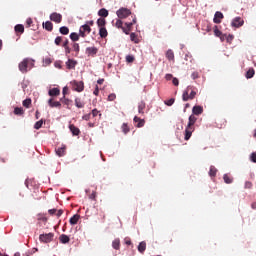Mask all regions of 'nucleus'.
<instances>
[{"label": "nucleus", "instance_id": "1", "mask_svg": "<svg viewBox=\"0 0 256 256\" xmlns=\"http://www.w3.org/2000/svg\"><path fill=\"white\" fill-rule=\"evenodd\" d=\"M197 122V117L194 113L189 116V121L185 127V141H188L192 137L193 132L195 131V123Z\"/></svg>", "mask_w": 256, "mask_h": 256}, {"label": "nucleus", "instance_id": "2", "mask_svg": "<svg viewBox=\"0 0 256 256\" xmlns=\"http://www.w3.org/2000/svg\"><path fill=\"white\" fill-rule=\"evenodd\" d=\"M35 66V60L31 58L23 59L20 64H18V69L22 74L28 73Z\"/></svg>", "mask_w": 256, "mask_h": 256}, {"label": "nucleus", "instance_id": "3", "mask_svg": "<svg viewBox=\"0 0 256 256\" xmlns=\"http://www.w3.org/2000/svg\"><path fill=\"white\" fill-rule=\"evenodd\" d=\"M70 85L73 89V91L76 92H83L84 91V81H77V80H73L70 82Z\"/></svg>", "mask_w": 256, "mask_h": 256}, {"label": "nucleus", "instance_id": "4", "mask_svg": "<svg viewBox=\"0 0 256 256\" xmlns=\"http://www.w3.org/2000/svg\"><path fill=\"white\" fill-rule=\"evenodd\" d=\"M54 238H55L54 233H45V234L39 235V241L42 243H50L53 241Z\"/></svg>", "mask_w": 256, "mask_h": 256}, {"label": "nucleus", "instance_id": "5", "mask_svg": "<svg viewBox=\"0 0 256 256\" xmlns=\"http://www.w3.org/2000/svg\"><path fill=\"white\" fill-rule=\"evenodd\" d=\"M116 13H117L118 18L125 19L131 15V10H129V8L121 7L116 11Z\"/></svg>", "mask_w": 256, "mask_h": 256}, {"label": "nucleus", "instance_id": "6", "mask_svg": "<svg viewBox=\"0 0 256 256\" xmlns=\"http://www.w3.org/2000/svg\"><path fill=\"white\" fill-rule=\"evenodd\" d=\"M91 31H92L91 26H89L87 22L84 25L80 26L79 35L84 38L86 37V35L90 34Z\"/></svg>", "mask_w": 256, "mask_h": 256}, {"label": "nucleus", "instance_id": "7", "mask_svg": "<svg viewBox=\"0 0 256 256\" xmlns=\"http://www.w3.org/2000/svg\"><path fill=\"white\" fill-rule=\"evenodd\" d=\"M63 19L62 14L54 12L50 14V20L56 22V24H61Z\"/></svg>", "mask_w": 256, "mask_h": 256}, {"label": "nucleus", "instance_id": "8", "mask_svg": "<svg viewBox=\"0 0 256 256\" xmlns=\"http://www.w3.org/2000/svg\"><path fill=\"white\" fill-rule=\"evenodd\" d=\"M245 24L244 20L241 19V17H234V19L231 22L232 27L240 28L243 27Z\"/></svg>", "mask_w": 256, "mask_h": 256}, {"label": "nucleus", "instance_id": "9", "mask_svg": "<svg viewBox=\"0 0 256 256\" xmlns=\"http://www.w3.org/2000/svg\"><path fill=\"white\" fill-rule=\"evenodd\" d=\"M134 123L136 125V128H143L146 121L144 120V118H140V117L135 116L134 117Z\"/></svg>", "mask_w": 256, "mask_h": 256}, {"label": "nucleus", "instance_id": "10", "mask_svg": "<svg viewBox=\"0 0 256 256\" xmlns=\"http://www.w3.org/2000/svg\"><path fill=\"white\" fill-rule=\"evenodd\" d=\"M224 18V14L222 12H216L214 14V24H221L222 19Z\"/></svg>", "mask_w": 256, "mask_h": 256}, {"label": "nucleus", "instance_id": "11", "mask_svg": "<svg viewBox=\"0 0 256 256\" xmlns=\"http://www.w3.org/2000/svg\"><path fill=\"white\" fill-rule=\"evenodd\" d=\"M77 64H78L77 60L68 59L66 62V67L68 68V70H74Z\"/></svg>", "mask_w": 256, "mask_h": 256}, {"label": "nucleus", "instance_id": "12", "mask_svg": "<svg viewBox=\"0 0 256 256\" xmlns=\"http://www.w3.org/2000/svg\"><path fill=\"white\" fill-rule=\"evenodd\" d=\"M49 107L51 108H61V102L59 101H54L53 98H50L48 101Z\"/></svg>", "mask_w": 256, "mask_h": 256}, {"label": "nucleus", "instance_id": "13", "mask_svg": "<svg viewBox=\"0 0 256 256\" xmlns=\"http://www.w3.org/2000/svg\"><path fill=\"white\" fill-rule=\"evenodd\" d=\"M66 149H67L66 145H62L61 147H59V148L56 149V154H57L59 157H63V156H65V154H66Z\"/></svg>", "mask_w": 256, "mask_h": 256}, {"label": "nucleus", "instance_id": "14", "mask_svg": "<svg viewBox=\"0 0 256 256\" xmlns=\"http://www.w3.org/2000/svg\"><path fill=\"white\" fill-rule=\"evenodd\" d=\"M69 129L72 132V135L74 136H78L81 133L79 127H76L75 124H70Z\"/></svg>", "mask_w": 256, "mask_h": 256}, {"label": "nucleus", "instance_id": "15", "mask_svg": "<svg viewBox=\"0 0 256 256\" xmlns=\"http://www.w3.org/2000/svg\"><path fill=\"white\" fill-rule=\"evenodd\" d=\"M75 105L77 108H84L86 105V102L82 98H75Z\"/></svg>", "mask_w": 256, "mask_h": 256}, {"label": "nucleus", "instance_id": "16", "mask_svg": "<svg viewBox=\"0 0 256 256\" xmlns=\"http://www.w3.org/2000/svg\"><path fill=\"white\" fill-rule=\"evenodd\" d=\"M191 89H192V87L188 86L187 89L183 92V96H182L183 101H185V102L189 101V99H190L189 93H190Z\"/></svg>", "mask_w": 256, "mask_h": 256}, {"label": "nucleus", "instance_id": "17", "mask_svg": "<svg viewBox=\"0 0 256 256\" xmlns=\"http://www.w3.org/2000/svg\"><path fill=\"white\" fill-rule=\"evenodd\" d=\"M214 34L216 35V37H219L221 41L225 40V35L222 34V31H220V29H218V26L214 27Z\"/></svg>", "mask_w": 256, "mask_h": 256}, {"label": "nucleus", "instance_id": "18", "mask_svg": "<svg viewBox=\"0 0 256 256\" xmlns=\"http://www.w3.org/2000/svg\"><path fill=\"white\" fill-rule=\"evenodd\" d=\"M192 112L194 115L199 116L203 113V107H201L200 105H196L195 107H193Z\"/></svg>", "mask_w": 256, "mask_h": 256}, {"label": "nucleus", "instance_id": "19", "mask_svg": "<svg viewBox=\"0 0 256 256\" xmlns=\"http://www.w3.org/2000/svg\"><path fill=\"white\" fill-rule=\"evenodd\" d=\"M145 108H146V102L145 101H140L138 103V113L144 114L145 113Z\"/></svg>", "mask_w": 256, "mask_h": 256}, {"label": "nucleus", "instance_id": "20", "mask_svg": "<svg viewBox=\"0 0 256 256\" xmlns=\"http://www.w3.org/2000/svg\"><path fill=\"white\" fill-rule=\"evenodd\" d=\"M166 58L168 59V61H175V53L172 49L166 51Z\"/></svg>", "mask_w": 256, "mask_h": 256}, {"label": "nucleus", "instance_id": "21", "mask_svg": "<svg viewBox=\"0 0 256 256\" xmlns=\"http://www.w3.org/2000/svg\"><path fill=\"white\" fill-rule=\"evenodd\" d=\"M224 183L226 184H232L234 181L233 176L229 175L228 173H225L223 176Z\"/></svg>", "mask_w": 256, "mask_h": 256}, {"label": "nucleus", "instance_id": "22", "mask_svg": "<svg viewBox=\"0 0 256 256\" xmlns=\"http://www.w3.org/2000/svg\"><path fill=\"white\" fill-rule=\"evenodd\" d=\"M97 52H98L97 47H87V49H86V53H87L89 56L97 55Z\"/></svg>", "mask_w": 256, "mask_h": 256}, {"label": "nucleus", "instance_id": "23", "mask_svg": "<svg viewBox=\"0 0 256 256\" xmlns=\"http://www.w3.org/2000/svg\"><path fill=\"white\" fill-rule=\"evenodd\" d=\"M59 241L64 244L69 243L70 237L67 234H60Z\"/></svg>", "mask_w": 256, "mask_h": 256}, {"label": "nucleus", "instance_id": "24", "mask_svg": "<svg viewBox=\"0 0 256 256\" xmlns=\"http://www.w3.org/2000/svg\"><path fill=\"white\" fill-rule=\"evenodd\" d=\"M99 35H100L101 39H106V37L108 35V31H107V28H105V26H103L102 28L99 29Z\"/></svg>", "mask_w": 256, "mask_h": 256}, {"label": "nucleus", "instance_id": "25", "mask_svg": "<svg viewBox=\"0 0 256 256\" xmlns=\"http://www.w3.org/2000/svg\"><path fill=\"white\" fill-rule=\"evenodd\" d=\"M80 220V215L79 214H75L70 218V224L72 226H75V224H78V221Z\"/></svg>", "mask_w": 256, "mask_h": 256}, {"label": "nucleus", "instance_id": "26", "mask_svg": "<svg viewBox=\"0 0 256 256\" xmlns=\"http://www.w3.org/2000/svg\"><path fill=\"white\" fill-rule=\"evenodd\" d=\"M146 247H147V243L145 241H142L139 243L138 245V251L141 253V254H144V252L146 251Z\"/></svg>", "mask_w": 256, "mask_h": 256}, {"label": "nucleus", "instance_id": "27", "mask_svg": "<svg viewBox=\"0 0 256 256\" xmlns=\"http://www.w3.org/2000/svg\"><path fill=\"white\" fill-rule=\"evenodd\" d=\"M98 15L101 16V18H107V16H109V12L107 10V8H101L98 12Z\"/></svg>", "mask_w": 256, "mask_h": 256}, {"label": "nucleus", "instance_id": "28", "mask_svg": "<svg viewBox=\"0 0 256 256\" xmlns=\"http://www.w3.org/2000/svg\"><path fill=\"white\" fill-rule=\"evenodd\" d=\"M96 24L98 25V27L101 29L102 27H105V25L107 24L106 19L103 17H99Z\"/></svg>", "mask_w": 256, "mask_h": 256}, {"label": "nucleus", "instance_id": "29", "mask_svg": "<svg viewBox=\"0 0 256 256\" xmlns=\"http://www.w3.org/2000/svg\"><path fill=\"white\" fill-rule=\"evenodd\" d=\"M14 30H15L16 33L23 34V33H25V26L21 25V24H18L14 27Z\"/></svg>", "mask_w": 256, "mask_h": 256}, {"label": "nucleus", "instance_id": "30", "mask_svg": "<svg viewBox=\"0 0 256 256\" xmlns=\"http://www.w3.org/2000/svg\"><path fill=\"white\" fill-rule=\"evenodd\" d=\"M43 28L47 31H52L53 30V23L50 22V20H47L45 23H43Z\"/></svg>", "mask_w": 256, "mask_h": 256}, {"label": "nucleus", "instance_id": "31", "mask_svg": "<svg viewBox=\"0 0 256 256\" xmlns=\"http://www.w3.org/2000/svg\"><path fill=\"white\" fill-rule=\"evenodd\" d=\"M60 89L58 87H54L53 89L49 90V95L50 96H59L60 95Z\"/></svg>", "mask_w": 256, "mask_h": 256}, {"label": "nucleus", "instance_id": "32", "mask_svg": "<svg viewBox=\"0 0 256 256\" xmlns=\"http://www.w3.org/2000/svg\"><path fill=\"white\" fill-rule=\"evenodd\" d=\"M14 114H16V116H23V114H25V110H23L22 107H16L14 108Z\"/></svg>", "mask_w": 256, "mask_h": 256}, {"label": "nucleus", "instance_id": "33", "mask_svg": "<svg viewBox=\"0 0 256 256\" xmlns=\"http://www.w3.org/2000/svg\"><path fill=\"white\" fill-rule=\"evenodd\" d=\"M254 76H255V69L253 68L248 69V71L246 72V78L252 79Z\"/></svg>", "mask_w": 256, "mask_h": 256}, {"label": "nucleus", "instance_id": "34", "mask_svg": "<svg viewBox=\"0 0 256 256\" xmlns=\"http://www.w3.org/2000/svg\"><path fill=\"white\" fill-rule=\"evenodd\" d=\"M31 104H32V99H31V98H26V99H24V101L22 102V105H23L25 108H30V107H31Z\"/></svg>", "mask_w": 256, "mask_h": 256}, {"label": "nucleus", "instance_id": "35", "mask_svg": "<svg viewBox=\"0 0 256 256\" xmlns=\"http://www.w3.org/2000/svg\"><path fill=\"white\" fill-rule=\"evenodd\" d=\"M112 247H113L114 249H120V247H121V241H120V239H115V240H113V242H112Z\"/></svg>", "mask_w": 256, "mask_h": 256}, {"label": "nucleus", "instance_id": "36", "mask_svg": "<svg viewBox=\"0 0 256 256\" xmlns=\"http://www.w3.org/2000/svg\"><path fill=\"white\" fill-rule=\"evenodd\" d=\"M60 33L62 35H68L70 33V29L68 28V26H61Z\"/></svg>", "mask_w": 256, "mask_h": 256}, {"label": "nucleus", "instance_id": "37", "mask_svg": "<svg viewBox=\"0 0 256 256\" xmlns=\"http://www.w3.org/2000/svg\"><path fill=\"white\" fill-rule=\"evenodd\" d=\"M137 19L136 17L133 18L132 22H126L125 26L128 27L129 32H131V28L133 27L134 24H136Z\"/></svg>", "mask_w": 256, "mask_h": 256}, {"label": "nucleus", "instance_id": "38", "mask_svg": "<svg viewBox=\"0 0 256 256\" xmlns=\"http://www.w3.org/2000/svg\"><path fill=\"white\" fill-rule=\"evenodd\" d=\"M217 172H218V169H216L215 166H210V171H209L210 177H216Z\"/></svg>", "mask_w": 256, "mask_h": 256}, {"label": "nucleus", "instance_id": "39", "mask_svg": "<svg viewBox=\"0 0 256 256\" xmlns=\"http://www.w3.org/2000/svg\"><path fill=\"white\" fill-rule=\"evenodd\" d=\"M60 101H61L63 104L67 105L68 107H69V105L72 104L71 99L66 98V96H63V97L60 99Z\"/></svg>", "mask_w": 256, "mask_h": 256}, {"label": "nucleus", "instance_id": "40", "mask_svg": "<svg viewBox=\"0 0 256 256\" xmlns=\"http://www.w3.org/2000/svg\"><path fill=\"white\" fill-rule=\"evenodd\" d=\"M115 27L118 28V29H121L123 30V20H121V18L119 17V19L116 20L115 22Z\"/></svg>", "mask_w": 256, "mask_h": 256}, {"label": "nucleus", "instance_id": "41", "mask_svg": "<svg viewBox=\"0 0 256 256\" xmlns=\"http://www.w3.org/2000/svg\"><path fill=\"white\" fill-rule=\"evenodd\" d=\"M70 39H71L72 41H78V40L80 39V35L77 34V32H72V33L70 34Z\"/></svg>", "mask_w": 256, "mask_h": 256}, {"label": "nucleus", "instance_id": "42", "mask_svg": "<svg viewBox=\"0 0 256 256\" xmlns=\"http://www.w3.org/2000/svg\"><path fill=\"white\" fill-rule=\"evenodd\" d=\"M121 129L123 131V134H128V132L130 131V127L128 126L127 123H123Z\"/></svg>", "mask_w": 256, "mask_h": 256}, {"label": "nucleus", "instance_id": "43", "mask_svg": "<svg viewBox=\"0 0 256 256\" xmlns=\"http://www.w3.org/2000/svg\"><path fill=\"white\" fill-rule=\"evenodd\" d=\"M189 92H190V93H189V99H194L195 96L197 95L196 90L191 86V89H190Z\"/></svg>", "mask_w": 256, "mask_h": 256}, {"label": "nucleus", "instance_id": "44", "mask_svg": "<svg viewBox=\"0 0 256 256\" xmlns=\"http://www.w3.org/2000/svg\"><path fill=\"white\" fill-rule=\"evenodd\" d=\"M130 39H131L132 41H134V43H139L138 35H136L135 32H132V33L130 34Z\"/></svg>", "mask_w": 256, "mask_h": 256}, {"label": "nucleus", "instance_id": "45", "mask_svg": "<svg viewBox=\"0 0 256 256\" xmlns=\"http://www.w3.org/2000/svg\"><path fill=\"white\" fill-rule=\"evenodd\" d=\"M164 104L168 105V107H171L173 104H175V98L168 99V101H164Z\"/></svg>", "mask_w": 256, "mask_h": 256}, {"label": "nucleus", "instance_id": "46", "mask_svg": "<svg viewBox=\"0 0 256 256\" xmlns=\"http://www.w3.org/2000/svg\"><path fill=\"white\" fill-rule=\"evenodd\" d=\"M43 126V120L36 121L34 128L35 129H41Z\"/></svg>", "mask_w": 256, "mask_h": 256}, {"label": "nucleus", "instance_id": "47", "mask_svg": "<svg viewBox=\"0 0 256 256\" xmlns=\"http://www.w3.org/2000/svg\"><path fill=\"white\" fill-rule=\"evenodd\" d=\"M126 61H127L128 63H132V62L135 61V58H134L133 55H128V56H126Z\"/></svg>", "mask_w": 256, "mask_h": 256}, {"label": "nucleus", "instance_id": "48", "mask_svg": "<svg viewBox=\"0 0 256 256\" xmlns=\"http://www.w3.org/2000/svg\"><path fill=\"white\" fill-rule=\"evenodd\" d=\"M73 49L76 53L80 52V45L78 43H74L73 44Z\"/></svg>", "mask_w": 256, "mask_h": 256}, {"label": "nucleus", "instance_id": "49", "mask_svg": "<svg viewBox=\"0 0 256 256\" xmlns=\"http://www.w3.org/2000/svg\"><path fill=\"white\" fill-rule=\"evenodd\" d=\"M224 39H226L228 42H231L234 40V35H231V34H229L228 36L224 35Z\"/></svg>", "mask_w": 256, "mask_h": 256}, {"label": "nucleus", "instance_id": "50", "mask_svg": "<svg viewBox=\"0 0 256 256\" xmlns=\"http://www.w3.org/2000/svg\"><path fill=\"white\" fill-rule=\"evenodd\" d=\"M62 41H63V37H56V39H55L56 46H60Z\"/></svg>", "mask_w": 256, "mask_h": 256}, {"label": "nucleus", "instance_id": "51", "mask_svg": "<svg viewBox=\"0 0 256 256\" xmlns=\"http://www.w3.org/2000/svg\"><path fill=\"white\" fill-rule=\"evenodd\" d=\"M116 95H115V93H111L109 96H108V101H115V99H116Z\"/></svg>", "mask_w": 256, "mask_h": 256}, {"label": "nucleus", "instance_id": "52", "mask_svg": "<svg viewBox=\"0 0 256 256\" xmlns=\"http://www.w3.org/2000/svg\"><path fill=\"white\" fill-rule=\"evenodd\" d=\"M96 197H97V192L96 191H92V193L90 194L89 198L91 200H96Z\"/></svg>", "mask_w": 256, "mask_h": 256}, {"label": "nucleus", "instance_id": "53", "mask_svg": "<svg viewBox=\"0 0 256 256\" xmlns=\"http://www.w3.org/2000/svg\"><path fill=\"white\" fill-rule=\"evenodd\" d=\"M82 119L86 120V121L90 120L91 119V112H89L88 114H85L84 116H82Z\"/></svg>", "mask_w": 256, "mask_h": 256}, {"label": "nucleus", "instance_id": "54", "mask_svg": "<svg viewBox=\"0 0 256 256\" xmlns=\"http://www.w3.org/2000/svg\"><path fill=\"white\" fill-rule=\"evenodd\" d=\"M198 77H199V72H192L191 78H192L193 80L198 79Z\"/></svg>", "mask_w": 256, "mask_h": 256}, {"label": "nucleus", "instance_id": "55", "mask_svg": "<svg viewBox=\"0 0 256 256\" xmlns=\"http://www.w3.org/2000/svg\"><path fill=\"white\" fill-rule=\"evenodd\" d=\"M185 61H193L192 55H190L189 53H187V55H185Z\"/></svg>", "mask_w": 256, "mask_h": 256}, {"label": "nucleus", "instance_id": "56", "mask_svg": "<svg viewBox=\"0 0 256 256\" xmlns=\"http://www.w3.org/2000/svg\"><path fill=\"white\" fill-rule=\"evenodd\" d=\"M122 31H123V33H125L126 35H129V33H130V30L128 29V26H123L122 27Z\"/></svg>", "mask_w": 256, "mask_h": 256}, {"label": "nucleus", "instance_id": "57", "mask_svg": "<svg viewBox=\"0 0 256 256\" xmlns=\"http://www.w3.org/2000/svg\"><path fill=\"white\" fill-rule=\"evenodd\" d=\"M26 24L28 25V27H31V25L33 24V19H31V17L26 19Z\"/></svg>", "mask_w": 256, "mask_h": 256}, {"label": "nucleus", "instance_id": "58", "mask_svg": "<svg viewBox=\"0 0 256 256\" xmlns=\"http://www.w3.org/2000/svg\"><path fill=\"white\" fill-rule=\"evenodd\" d=\"M252 186H253L252 182L250 181L245 182L246 189H251Z\"/></svg>", "mask_w": 256, "mask_h": 256}, {"label": "nucleus", "instance_id": "59", "mask_svg": "<svg viewBox=\"0 0 256 256\" xmlns=\"http://www.w3.org/2000/svg\"><path fill=\"white\" fill-rule=\"evenodd\" d=\"M250 159L251 162L256 163V153H252Z\"/></svg>", "mask_w": 256, "mask_h": 256}, {"label": "nucleus", "instance_id": "60", "mask_svg": "<svg viewBox=\"0 0 256 256\" xmlns=\"http://www.w3.org/2000/svg\"><path fill=\"white\" fill-rule=\"evenodd\" d=\"M98 114H99V110H97V108H94V110H92L93 117H97Z\"/></svg>", "mask_w": 256, "mask_h": 256}, {"label": "nucleus", "instance_id": "61", "mask_svg": "<svg viewBox=\"0 0 256 256\" xmlns=\"http://www.w3.org/2000/svg\"><path fill=\"white\" fill-rule=\"evenodd\" d=\"M68 45H69V40L66 39V40L63 42V47H64L65 50L67 49Z\"/></svg>", "mask_w": 256, "mask_h": 256}, {"label": "nucleus", "instance_id": "62", "mask_svg": "<svg viewBox=\"0 0 256 256\" xmlns=\"http://www.w3.org/2000/svg\"><path fill=\"white\" fill-rule=\"evenodd\" d=\"M173 85L179 86V79L178 78H173Z\"/></svg>", "mask_w": 256, "mask_h": 256}, {"label": "nucleus", "instance_id": "63", "mask_svg": "<svg viewBox=\"0 0 256 256\" xmlns=\"http://www.w3.org/2000/svg\"><path fill=\"white\" fill-rule=\"evenodd\" d=\"M48 212L50 215H55L57 213V209H49Z\"/></svg>", "mask_w": 256, "mask_h": 256}, {"label": "nucleus", "instance_id": "64", "mask_svg": "<svg viewBox=\"0 0 256 256\" xmlns=\"http://www.w3.org/2000/svg\"><path fill=\"white\" fill-rule=\"evenodd\" d=\"M63 209H59L58 212H56L57 217H61L63 215Z\"/></svg>", "mask_w": 256, "mask_h": 256}]
</instances>
